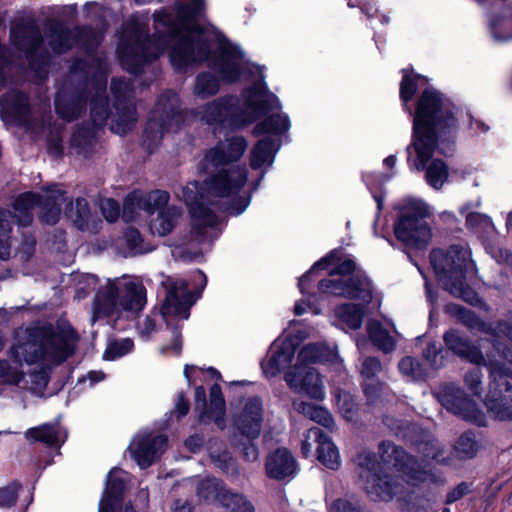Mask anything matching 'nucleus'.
I'll return each mask as SVG.
<instances>
[{
  "label": "nucleus",
  "instance_id": "45",
  "mask_svg": "<svg viewBox=\"0 0 512 512\" xmlns=\"http://www.w3.org/2000/svg\"><path fill=\"white\" fill-rule=\"evenodd\" d=\"M400 372L411 380H419L425 376V371L412 357H405L399 363Z\"/></svg>",
  "mask_w": 512,
  "mask_h": 512
},
{
  "label": "nucleus",
  "instance_id": "61",
  "mask_svg": "<svg viewBox=\"0 0 512 512\" xmlns=\"http://www.w3.org/2000/svg\"><path fill=\"white\" fill-rule=\"evenodd\" d=\"M427 361H429L430 365L433 367H437L440 363L437 362L436 358L438 356V349L435 345H430L424 354Z\"/></svg>",
  "mask_w": 512,
  "mask_h": 512
},
{
  "label": "nucleus",
  "instance_id": "21",
  "mask_svg": "<svg viewBox=\"0 0 512 512\" xmlns=\"http://www.w3.org/2000/svg\"><path fill=\"white\" fill-rule=\"evenodd\" d=\"M169 198V194L162 190H154L148 193L134 191L124 201L122 217L126 222H129L135 220L141 211L152 214L155 209L166 206Z\"/></svg>",
  "mask_w": 512,
  "mask_h": 512
},
{
  "label": "nucleus",
  "instance_id": "8",
  "mask_svg": "<svg viewBox=\"0 0 512 512\" xmlns=\"http://www.w3.org/2000/svg\"><path fill=\"white\" fill-rule=\"evenodd\" d=\"M500 339L504 337L498 330L494 353L485 359L478 347L471 345L456 332L449 331L444 335L445 344L455 354L473 364L489 367L492 382L485 398L486 406L495 417L509 420L512 419V387L506 378L512 376V353L501 349Z\"/></svg>",
  "mask_w": 512,
  "mask_h": 512
},
{
  "label": "nucleus",
  "instance_id": "51",
  "mask_svg": "<svg viewBox=\"0 0 512 512\" xmlns=\"http://www.w3.org/2000/svg\"><path fill=\"white\" fill-rule=\"evenodd\" d=\"M103 216L108 222H114L120 214V207L116 201L111 198L103 199L100 203Z\"/></svg>",
  "mask_w": 512,
  "mask_h": 512
},
{
  "label": "nucleus",
  "instance_id": "58",
  "mask_svg": "<svg viewBox=\"0 0 512 512\" xmlns=\"http://www.w3.org/2000/svg\"><path fill=\"white\" fill-rule=\"evenodd\" d=\"M331 512H358L355 505L344 499L336 500L330 508Z\"/></svg>",
  "mask_w": 512,
  "mask_h": 512
},
{
  "label": "nucleus",
  "instance_id": "4",
  "mask_svg": "<svg viewBox=\"0 0 512 512\" xmlns=\"http://www.w3.org/2000/svg\"><path fill=\"white\" fill-rule=\"evenodd\" d=\"M77 335L69 325H33L17 332L10 356L14 365L0 361V379L42 395L49 370L75 351Z\"/></svg>",
  "mask_w": 512,
  "mask_h": 512
},
{
  "label": "nucleus",
  "instance_id": "36",
  "mask_svg": "<svg viewBox=\"0 0 512 512\" xmlns=\"http://www.w3.org/2000/svg\"><path fill=\"white\" fill-rule=\"evenodd\" d=\"M219 504L229 512H253L252 504L243 495L233 493L230 490L218 493Z\"/></svg>",
  "mask_w": 512,
  "mask_h": 512
},
{
  "label": "nucleus",
  "instance_id": "24",
  "mask_svg": "<svg viewBox=\"0 0 512 512\" xmlns=\"http://www.w3.org/2000/svg\"><path fill=\"white\" fill-rule=\"evenodd\" d=\"M206 393L202 386L195 389L196 409L202 408L199 413V419L202 422L213 421L219 428H224L225 401L222 396L221 388L213 385L210 389L209 406H206Z\"/></svg>",
  "mask_w": 512,
  "mask_h": 512
},
{
  "label": "nucleus",
  "instance_id": "44",
  "mask_svg": "<svg viewBox=\"0 0 512 512\" xmlns=\"http://www.w3.org/2000/svg\"><path fill=\"white\" fill-rule=\"evenodd\" d=\"M336 256H337V253L336 252H331L329 255H327L326 257L322 258L321 260L317 261L313 266L312 268L305 274L303 275L300 280H299V289L301 291L302 294L305 293L306 291V288L308 286V282H309V279L311 277V275L319 270V269H327L329 268L330 266L334 265L335 264V260H336Z\"/></svg>",
  "mask_w": 512,
  "mask_h": 512
},
{
  "label": "nucleus",
  "instance_id": "26",
  "mask_svg": "<svg viewBox=\"0 0 512 512\" xmlns=\"http://www.w3.org/2000/svg\"><path fill=\"white\" fill-rule=\"evenodd\" d=\"M127 477V473L121 469L110 470L106 489L99 503V512H118Z\"/></svg>",
  "mask_w": 512,
  "mask_h": 512
},
{
  "label": "nucleus",
  "instance_id": "43",
  "mask_svg": "<svg viewBox=\"0 0 512 512\" xmlns=\"http://www.w3.org/2000/svg\"><path fill=\"white\" fill-rule=\"evenodd\" d=\"M225 490L216 479H206L199 484L197 492L205 500L219 503L218 493Z\"/></svg>",
  "mask_w": 512,
  "mask_h": 512
},
{
  "label": "nucleus",
  "instance_id": "27",
  "mask_svg": "<svg viewBox=\"0 0 512 512\" xmlns=\"http://www.w3.org/2000/svg\"><path fill=\"white\" fill-rule=\"evenodd\" d=\"M266 474L276 480L291 478L296 474V461L285 448H279L269 454L265 463Z\"/></svg>",
  "mask_w": 512,
  "mask_h": 512
},
{
  "label": "nucleus",
  "instance_id": "22",
  "mask_svg": "<svg viewBox=\"0 0 512 512\" xmlns=\"http://www.w3.org/2000/svg\"><path fill=\"white\" fill-rule=\"evenodd\" d=\"M166 446L167 438L165 436L152 437L148 432H140L131 441L129 452L141 468H146L163 453Z\"/></svg>",
  "mask_w": 512,
  "mask_h": 512
},
{
  "label": "nucleus",
  "instance_id": "28",
  "mask_svg": "<svg viewBox=\"0 0 512 512\" xmlns=\"http://www.w3.org/2000/svg\"><path fill=\"white\" fill-rule=\"evenodd\" d=\"M11 39L15 46L26 51L27 57L30 58L31 65L34 67L36 65L35 57L43 44L39 31L34 26L15 27L11 31Z\"/></svg>",
  "mask_w": 512,
  "mask_h": 512
},
{
  "label": "nucleus",
  "instance_id": "17",
  "mask_svg": "<svg viewBox=\"0 0 512 512\" xmlns=\"http://www.w3.org/2000/svg\"><path fill=\"white\" fill-rule=\"evenodd\" d=\"M183 119L179 111V98L174 92L160 97L144 132V143L150 149L156 146L165 132L179 127Z\"/></svg>",
  "mask_w": 512,
  "mask_h": 512
},
{
  "label": "nucleus",
  "instance_id": "56",
  "mask_svg": "<svg viewBox=\"0 0 512 512\" xmlns=\"http://www.w3.org/2000/svg\"><path fill=\"white\" fill-rule=\"evenodd\" d=\"M210 456L215 465L225 472H228L229 467L233 464V459L227 451H224L222 454H217L212 450Z\"/></svg>",
  "mask_w": 512,
  "mask_h": 512
},
{
  "label": "nucleus",
  "instance_id": "41",
  "mask_svg": "<svg viewBox=\"0 0 512 512\" xmlns=\"http://www.w3.org/2000/svg\"><path fill=\"white\" fill-rule=\"evenodd\" d=\"M491 31L497 41L512 40V16H505L492 21Z\"/></svg>",
  "mask_w": 512,
  "mask_h": 512
},
{
  "label": "nucleus",
  "instance_id": "52",
  "mask_svg": "<svg viewBox=\"0 0 512 512\" xmlns=\"http://www.w3.org/2000/svg\"><path fill=\"white\" fill-rule=\"evenodd\" d=\"M381 363L378 359L373 357L366 358L362 363L361 375L366 379H372L377 373L381 371Z\"/></svg>",
  "mask_w": 512,
  "mask_h": 512
},
{
  "label": "nucleus",
  "instance_id": "23",
  "mask_svg": "<svg viewBox=\"0 0 512 512\" xmlns=\"http://www.w3.org/2000/svg\"><path fill=\"white\" fill-rule=\"evenodd\" d=\"M296 350V343L291 338L280 337L270 346L261 368L266 377H274L289 367Z\"/></svg>",
  "mask_w": 512,
  "mask_h": 512
},
{
  "label": "nucleus",
  "instance_id": "55",
  "mask_svg": "<svg viewBox=\"0 0 512 512\" xmlns=\"http://www.w3.org/2000/svg\"><path fill=\"white\" fill-rule=\"evenodd\" d=\"M171 333L173 337L171 345L161 347L160 352L164 355H179L182 349L180 332L177 329H173Z\"/></svg>",
  "mask_w": 512,
  "mask_h": 512
},
{
  "label": "nucleus",
  "instance_id": "13",
  "mask_svg": "<svg viewBox=\"0 0 512 512\" xmlns=\"http://www.w3.org/2000/svg\"><path fill=\"white\" fill-rule=\"evenodd\" d=\"M194 281L200 285V291L198 292L188 290V283L184 279L169 283L161 313H152L139 323L138 329L141 337L149 338L152 332L155 331L160 319L168 321V316H176L183 320L189 317V309L204 289L207 279L201 271H197L194 274Z\"/></svg>",
  "mask_w": 512,
  "mask_h": 512
},
{
  "label": "nucleus",
  "instance_id": "63",
  "mask_svg": "<svg viewBox=\"0 0 512 512\" xmlns=\"http://www.w3.org/2000/svg\"><path fill=\"white\" fill-rule=\"evenodd\" d=\"M202 444V439L199 436H191L185 441L186 447L191 451H196Z\"/></svg>",
  "mask_w": 512,
  "mask_h": 512
},
{
  "label": "nucleus",
  "instance_id": "33",
  "mask_svg": "<svg viewBox=\"0 0 512 512\" xmlns=\"http://www.w3.org/2000/svg\"><path fill=\"white\" fill-rule=\"evenodd\" d=\"M363 308L354 304H343L335 309L337 325L342 329H358L363 318Z\"/></svg>",
  "mask_w": 512,
  "mask_h": 512
},
{
  "label": "nucleus",
  "instance_id": "10",
  "mask_svg": "<svg viewBox=\"0 0 512 512\" xmlns=\"http://www.w3.org/2000/svg\"><path fill=\"white\" fill-rule=\"evenodd\" d=\"M430 260L446 290L468 303H478L477 293L468 285L476 274V268L466 248L454 245L446 251L433 250Z\"/></svg>",
  "mask_w": 512,
  "mask_h": 512
},
{
  "label": "nucleus",
  "instance_id": "54",
  "mask_svg": "<svg viewBox=\"0 0 512 512\" xmlns=\"http://www.w3.org/2000/svg\"><path fill=\"white\" fill-rule=\"evenodd\" d=\"M19 484L14 483L8 487L0 488V507H9L15 503Z\"/></svg>",
  "mask_w": 512,
  "mask_h": 512
},
{
  "label": "nucleus",
  "instance_id": "40",
  "mask_svg": "<svg viewBox=\"0 0 512 512\" xmlns=\"http://www.w3.org/2000/svg\"><path fill=\"white\" fill-rule=\"evenodd\" d=\"M72 32H67L62 26H58L50 34L48 43L56 53H62L71 47Z\"/></svg>",
  "mask_w": 512,
  "mask_h": 512
},
{
  "label": "nucleus",
  "instance_id": "49",
  "mask_svg": "<svg viewBox=\"0 0 512 512\" xmlns=\"http://www.w3.org/2000/svg\"><path fill=\"white\" fill-rule=\"evenodd\" d=\"M102 31H94L91 28H85L78 32V43L85 49H92L102 40Z\"/></svg>",
  "mask_w": 512,
  "mask_h": 512
},
{
  "label": "nucleus",
  "instance_id": "62",
  "mask_svg": "<svg viewBox=\"0 0 512 512\" xmlns=\"http://www.w3.org/2000/svg\"><path fill=\"white\" fill-rule=\"evenodd\" d=\"M175 409H176V412L179 414V416H184L188 413L189 411V404L188 402L184 399V396L181 394L179 395L178 397V400L176 402V406H175Z\"/></svg>",
  "mask_w": 512,
  "mask_h": 512
},
{
  "label": "nucleus",
  "instance_id": "16",
  "mask_svg": "<svg viewBox=\"0 0 512 512\" xmlns=\"http://www.w3.org/2000/svg\"><path fill=\"white\" fill-rule=\"evenodd\" d=\"M289 126L287 115L276 114L269 116L255 127L254 134L256 136L266 134L268 137L259 140L252 148L250 152V166L252 169H261L264 172L273 164L278 146L271 136L286 132Z\"/></svg>",
  "mask_w": 512,
  "mask_h": 512
},
{
  "label": "nucleus",
  "instance_id": "7",
  "mask_svg": "<svg viewBox=\"0 0 512 512\" xmlns=\"http://www.w3.org/2000/svg\"><path fill=\"white\" fill-rule=\"evenodd\" d=\"M380 461L364 452L357 457L358 475L363 488L372 497L391 500L404 494L408 486L430 478L426 467H420L414 458L391 443L379 446Z\"/></svg>",
  "mask_w": 512,
  "mask_h": 512
},
{
  "label": "nucleus",
  "instance_id": "2",
  "mask_svg": "<svg viewBox=\"0 0 512 512\" xmlns=\"http://www.w3.org/2000/svg\"><path fill=\"white\" fill-rule=\"evenodd\" d=\"M203 8V0H180L172 10L155 12L151 39H145L148 27L146 14H135L125 24L117 47L122 65L137 73L139 66L157 59L170 47V61L182 71L202 62L208 56V45L195 24Z\"/></svg>",
  "mask_w": 512,
  "mask_h": 512
},
{
  "label": "nucleus",
  "instance_id": "15",
  "mask_svg": "<svg viewBox=\"0 0 512 512\" xmlns=\"http://www.w3.org/2000/svg\"><path fill=\"white\" fill-rule=\"evenodd\" d=\"M322 293L359 299L369 303L372 298V286L367 277L356 270L353 260L346 259L329 270V277L319 283Z\"/></svg>",
  "mask_w": 512,
  "mask_h": 512
},
{
  "label": "nucleus",
  "instance_id": "19",
  "mask_svg": "<svg viewBox=\"0 0 512 512\" xmlns=\"http://www.w3.org/2000/svg\"><path fill=\"white\" fill-rule=\"evenodd\" d=\"M111 91L115 99V113L112 114L111 130L123 135L127 133L136 121V110L132 103L129 102L132 96L130 83L124 80H114L111 84Z\"/></svg>",
  "mask_w": 512,
  "mask_h": 512
},
{
  "label": "nucleus",
  "instance_id": "37",
  "mask_svg": "<svg viewBox=\"0 0 512 512\" xmlns=\"http://www.w3.org/2000/svg\"><path fill=\"white\" fill-rule=\"evenodd\" d=\"M367 331L371 341L380 350L390 352L394 349L395 340L377 321H369Z\"/></svg>",
  "mask_w": 512,
  "mask_h": 512
},
{
  "label": "nucleus",
  "instance_id": "29",
  "mask_svg": "<svg viewBox=\"0 0 512 512\" xmlns=\"http://www.w3.org/2000/svg\"><path fill=\"white\" fill-rule=\"evenodd\" d=\"M308 438H314L317 441V458L323 465L330 469H337L340 466V455L336 446L324 436L321 429H309Z\"/></svg>",
  "mask_w": 512,
  "mask_h": 512
},
{
  "label": "nucleus",
  "instance_id": "31",
  "mask_svg": "<svg viewBox=\"0 0 512 512\" xmlns=\"http://www.w3.org/2000/svg\"><path fill=\"white\" fill-rule=\"evenodd\" d=\"M100 76L90 85L95 90V97L91 106V118L96 126H101L108 118L107 101L102 96L106 87V77L103 76L101 65H99Z\"/></svg>",
  "mask_w": 512,
  "mask_h": 512
},
{
  "label": "nucleus",
  "instance_id": "35",
  "mask_svg": "<svg viewBox=\"0 0 512 512\" xmlns=\"http://www.w3.org/2000/svg\"><path fill=\"white\" fill-rule=\"evenodd\" d=\"M294 409L305 417L315 421L316 423L327 427H333V418L328 410L321 406H315L310 403L299 401L293 403Z\"/></svg>",
  "mask_w": 512,
  "mask_h": 512
},
{
  "label": "nucleus",
  "instance_id": "11",
  "mask_svg": "<svg viewBox=\"0 0 512 512\" xmlns=\"http://www.w3.org/2000/svg\"><path fill=\"white\" fill-rule=\"evenodd\" d=\"M146 303L142 284L129 277L106 279L97 288L92 303V322L124 313H138Z\"/></svg>",
  "mask_w": 512,
  "mask_h": 512
},
{
  "label": "nucleus",
  "instance_id": "3",
  "mask_svg": "<svg viewBox=\"0 0 512 512\" xmlns=\"http://www.w3.org/2000/svg\"><path fill=\"white\" fill-rule=\"evenodd\" d=\"M77 335L69 325H33L17 332L10 356L14 365L0 361V379L42 395L49 370L75 351Z\"/></svg>",
  "mask_w": 512,
  "mask_h": 512
},
{
  "label": "nucleus",
  "instance_id": "5",
  "mask_svg": "<svg viewBox=\"0 0 512 512\" xmlns=\"http://www.w3.org/2000/svg\"><path fill=\"white\" fill-rule=\"evenodd\" d=\"M214 68L226 82H234L246 73L255 75V81L252 88L244 91L241 104L236 98L224 97L198 108L195 117L205 124L215 129L235 128L280 108L278 98L266 89L261 68L250 65L237 46L223 44Z\"/></svg>",
  "mask_w": 512,
  "mask_h": 512
},
{
  "label": "nucleus",
  "instance_id": "20",
  "mask_svg": "<svg viewBox=\"0 0 512 512\" xmlns=\"http://www.w3.org/2000/svg\"><path fill=\"white\" fill-rule=\"evenodd\" d=\"M437 398L442 406L453 414L479 425L483 424V414L479 411L476 404L471 399H468L464 392L455 385L447 384L443 386L437 392Z\"/></svg>",
  "mask_w": 512,
  "mask_h": 512
},
{
  "label": "nucleus",
  "instance_id": "57",
  "mask_svg": "<svg viewBox=\"0 0 512 512\" xmlns=\"http://www.w3.org/2000/svg\"><path fill=\"white\" fill-rule=\"evenodd\" d=\"M125 239H126L128 246L131 249L136 250L137 252H140L139 246L141 243V235L138 230H136L134 228H129L125 232Z\"/></svg>",
  "mask_w": 512,
  "mask_h": 512
},
{
  "label": "nucleus",
  "instance_id": "38",
  "mask_svg": "<svg viewBox=\"0 0 512 512\" xmlns=\"http://www.w3.org/2000/svg\"><path fill=\"white\" fill-rule=\"evenodd\" d=\"M12 215L8 210H0V258L10 255L9 233L11 231Z\"/></svg>",
  "mask_w": 512,
  "mask_h": 512
},
{
  "label": "nucleus",
  "instance_id": "46",
  "mask_svg": "<svg viewBox=\"0 0 512 512\" xmlns=\"http://www.w3.org/2000/svg\"><path fill=\"white\" fill-rule=\"evenodd\" d=\"M55 108L57 113L66 120H72L80 113L81 106L79 103L69 102L66 103L64 96L58 94L55 99Z\"/></svg>",
  "mask_w": 512,
  "mask_h": 512
},
{
  "label": "nucleus",
  "instance_id": "39",
  "mask_svg": "<svg viewBox=\"0 0 512 512\" xmlns=\"http://www.w3.org/2000/svg\"><path fill=\"white\" fill-rule=\"evenodd\" d=\"M219 90V83L217 79L208 74L203 73L197 77V81L194 88L196 96L206 98L215 95Z\"/></svg>",
  "mask_w": 512,
  "mask_h": 512
},
{
  "label": "nucleus",
  "instance_id": "32",
  "mask_svg": "<svg viewBox=\"0 0 512 512\" xmlns=\"http://www.w3.org/2000/svg\"><path fill=\"white\" fill-rule=\"evenodd\" d=\"M66 431L60 426L44 424L31 428L26 432V438L32 441H40L47 445L59 446L65 442Z\"/></svg>",
  "mask_w": 512,
  "mask_h": 512
},
{
  "label": "nucleus",
  "instance_id": "18",
  "mask_svg": "<svg viewBox=\"0 0 512 512\" xmlns=\"http://www.w3.org/2000/svg\"><path fill=\"white\" fill-rule=\"evenodd\" d=\"M0 117L7 126L24 127L35 134L44 128V120L41 123L36 121L27 97L18 91H11L0 98Z\"/></svg>",
  "mask_w": 512,
  "mask_h": 512
},
{
  "label": "nucleus",
  "instance_id": "59",
  "mask_svg": "<svg viewBox=\"0 0 512 512\" xmlns=\"http://www.w3.org/2000/svg\"><path fill=\"white\" fill-rule=\"evenodd\" d=\"M468 492V486L466 484H460L455 489H453L447 495V502L453 503L459 500L462 496H464Z\"/></svg>",
  "mask_w": 512,
  "mask_h": 512
},
{
  "label": "nucleus",
  "instance_id": "64",
  "mask_svg": "<svg viewBox=\"0 0 512 512\" xmlns=\"http://www.w3.org/2000/svg\"><path fill=\"white\" fill-rule=\"evenodd\" d=\"M173 512H192V508L187 501L177 500L174 503Z\"/></svg>",
  "mask_w": 512,
  "mask_h": 512
},
{
  "label": "nucleus",
  "instance_id": "53",
  "mask_svg": "<svg viewBox=\"0 0 512 512\" xmlns=\"http://www.w3.org/2000/svg\"><path fill=\"white\" fill-rule=\"evenodd\" d=\"M482 374L479 368H474L465 375V384L474 395H479L481 390Z\"/></svg>",
  "mask_w": 512,
  "mask_h": 512
},
{
  "label": "nucleus",
  "instance_id": "48",
  "mask_svg": "<svg viewBox=\"0 0 512 512\" xmlns=\"http://www.w3.org/2000/svg\"><path fill=\"white\" fill-rule=\"evenodd\" d=\"M337 405L345 419L349 421L354 419L356 415V405L349 394L339 393L337 395Z\"/></svg>",
  "mask_w": 512,
  "mask_h": 512
},
{
  "label": "nucleus",
  "instance_id": "25",
  "mask_svg": "<svg viewBox=\"0 0 512 512\" xmlns=\"http://www.w3.org/2000/svg\"><path fill=\"white\" fill-rule=\"evenodd\" d=\"M262 420V402L259 398L253 397L245 400L234 422L242 435L248 439H255L260 434Z\"/></svg>",
  "mask_w": 512,
  "mask_h": 512
},
{
  "label": "nucleus",
  "instance_id": "47",
  "mask_svg": "<svg viewBox=\"0 0 512 512\" xmlns=\"http://www.w3.org/2000/svg\"><path fill=\"white\" fill-rule=\"evenodd\" d=\"M478 450L476 441L468 434L459 437L455 445V452L460 458H471Z\"/></svg>",
  "mask_w": 512,
  "mask_h": 512
},
{
  "label": "nucleus",
  "instance_id": "50",
  "mask_svg": "<svg viewBox=\"0 0 512 512\" xmlns=\"http://www.w3.org/2000/svg\"><path fill=\"white\" fill-rule=\"evenodd\" d=\"M418 451L426 459L435 460L437 463L445 462V458L442 457V449L440 448L439 444L435 441L419 444Z\"/></svg>",
  "mask_w": 512,
  "mask_h": 512
},
{
  "label": "nucleus",
  "instance_id": "60",
  "mask_svg": "<svg viewBox=\"0 0 512 512\" xmlns=\"http://www.w3.org/2000/svg\"><path fill=\"white\" fill-rule=\"evenodd\" d=\"M243 457L246 461H249V462L256 461L259 457L257 447L251 442H249L247 445H244Z\"/></svg>",
  "mask_w": 512,
  "mask_h": 512
},
{
  "label": "nucleus",
  "instance_id": "42",
  "mask_svg": "<svg viewBox=\"0 0 512 512\" xmlns=\"http://www.w3.org/2000/svg\"><path fill=\"white\" fill-rule=\"evenodd\" d=\"M132 348L133 341L129 338L111 341L103 354V358L105 360H114L129 353Z\"/></svg>",
  "mask_w": 512,
  "mask_h": 512
},
{
  "label": "nucleus",
  "instance_id": "6",
  "mask_svg": "<svg viewBox=\"0 0 512 512\" xmlns=\"http://www.w3.org/2000/svg\"><path fill=\"white\" fill-rule=\"evenodd\" d=\"M457 126L452 104L438 91L426 88L417 103L413 119L412 144L407 148L411 168L422 170L426 167V181L440 189L448 179V167L439 159L431 158L438 139L453 131Z\"/></svg>",
  "mask_w": 512,
  "mask_h": 512
},
{
  "label": "nucleus",
  "instance_id": "1",
  "mask_svg": "<svg viewBox=\"0 0 512 512\" xmlns=\"http://www.w3.org/2000/svg\"><path fill=\"white\" fill-rule=\"evenodd\" d=\"M247 149V141L233 136L208 149L199 163V169L211 173L204 185L187 183L181 189V198L189 209L191 245H206L219 235V212L239 215L250 203L249 196L240 194L247 182V170L233 165Z\"/></svg>",
  "mask_w": 512,
  "mask_h": 512
},
{
  "label": "nucleus",
  "instance_id": "12",
  "mask_svg": "<svg viewBox=\"0 0 512 512\" xmlns=\"http://www.w3.org/2000/svg\"><path fill=\"white\" fill-rule=\"evenodd\" d=\"M337 353L317 344L305 345L298 353L295 365L285 374L288 386L297 393H305L316 400L325 397L321 378L311 364L321 361L334 362Z\"/></svg>",
  "mask_w": 512,
  "mask_h": 512
},
{
  "label": "nucleus",
  "instance_id": "9",
  "mask_svg": "<svg viewBox=\"0 0 512 512\" xmlns=\"http://www.w3.org/2000/svg\"><path fill=\"white\" fill-rule=\"evenodd\" d=\"M35 205L40 207L41 220L47 224H56L63 209L65 215L81 231L97 232L101 224L97 216L91 213L86 199L77 198L72 201L64 191L53 185L45 189L41 195L27 192L15 200L14 218L19 225L25 226L31 223V209Z\"/></svg>",
  "mask_w": 512,
  "mask_h": 512
},
{
  "label": "nucleus",
  "instance_id": "30",
  "mask_svg": "<svg viewBox=\"0 0 512 512\" xmlns=\"http://www.w3.org/2000/svg\"><path fill=\"white\" fill-rule=\"evenodd\" d=\"M156 211V209L154 210ZM157 215L150 220V231L152 234L166 236L171 233L179 223L182 212L176 206L161 207L157 209Z\"/></svg>",
  "mask_w": 512,
  "mask_h": 512
},
{
  "label": "nucleus",
  "instance_id": "14",
  "mask_svg": "<svg viewBox=\"0 0 512 512\" xmlns=\"http://www.w3.org/2000/svg\"><path fill=\"white\" fill-rule=\"evenodd\" d=\"M399 218L394 225L396 238L409 247L423 248L430 242L432 231L424 218L429 217V206L420 199L408 198L399 206Z\"/></svg>",
  "mask_w": 512,
  "mask_h": 512
},
{
  "label": "nucleus",
  "instance_id": "34",
  "mask_svg": "<svg viewBox=\"0 0 512 512\" xmlns=\"http://www.w3.org/2000/svg\"><path fill=\"white\" fill-rule=\"evenodd\" d=\"M427 84V79L424 76L410 73L408 70H403V78L400 83V97L403 101L405 110H409L408 102L412 99L418 89L423 88Z\"/></svg>",
  "mask_w": 512,
  "mask_h": 512
}]
</instances>
